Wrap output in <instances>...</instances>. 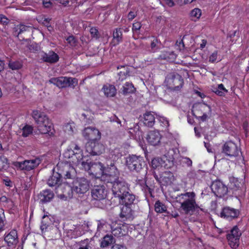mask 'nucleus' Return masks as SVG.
Masks as SVG:
<instances>
[{"label":"nucleus","instance_id":"24","mask_svg":"<svg viewBox=\"0 0 249 249\" xmlns=\"http://www.w3.org/2000/svg\"><path fill=\"white\" fill-rule=\"evenodd\" d=\"M53 192L49 189L42 191L38 195V198L40 203L42 204L50 202L54 197Z\"/></svg>","mask_w":249,"mask_h":249},{"label":"nucleus","instance_id":"34","mask_svg":"<svg viewBox=\"0 0 249 249\" xmlns=\"http://www.w3.org/2000/svg\"><path fill=\"white\" fill-rule=\"evenodd\" d=\"M115 242L114 238L111 235L107 234L102 239L100 244L102 248H106Z\"/></svg>","mask_w":249,"mask_h":249},{"label":"nucleus","instance_id":"57","mask_svg":"<svg viewBox=\"0 0 249 249\" xmlns=\"http://www.w3.org/2000/svg\"><path fill=\"white\" fill-rule=\"evenodd\" d=\"M217 58V51H215L209 57V62L213 63L215 62Z\"/></svg>","mask_w":249,"mask_h":249},{"label":"nucleus","instance_id":"5","mask_svg":"<svg viewBox=\"0 0 249 249\" xmlns=\"http://www.w3.org/2000/svg\"><path fill=\"white\" fill-rule=\"evenodd\" d=\"M65 158L70 159V162L73 164L79 165L83 160V151L81 147L76 143L71 142L69 148L64 152Z\"/></svg>","mask_w":249,"mask_h":249},{"label":"nucleus","instance_id":"59","mask_svg":"<svg viewBox=\"0 0 249 249\" xmlns=\"http://www.w3.org/2000/svg\"><path fill=\"white\" fill-rule=\"evenodd\" d=\"M82 115L84 117L83 119V122L85 123L86 124H90L92 123L93 117H89V118H87V116L85 113H83Z\"/></svg>","mask_w":249,"mask_h":249},{"label":"nucleus","instance_id":"53","mask_svg":"<svg viewBox=\"0 0 249 249\" xmlns=\"http://www.w3.org/2000/svg\"><path fill=\"white\" fill-rule=\"evenodd\" d=\"M81 164L82 167H83V168L85 169V170H87V171H89V172H90V170H91V164L92 163L89 162H87V161H84L83 160L81 161V162H80V164Z\"/></svg>","mask_w":249,"mask_h":249},{"label":"nucleus","instance_id":"47","mask_svg":"<svg viewBox=\"0 0 249 249\" xmlns=\"http://www.w3.org/2000/svg\"><path fill=\"white\" fill-rule=\"evenodd\" d=\"M5 215L4 210L2 209H0V232L4 230L5 226Z\"/></svg>","mask_w":249,"mask_h":249},{"label":"nucleus","instance_id":"51","mask_svg":"<svg viewBox=\"0 0 249 249\" xmlns=\"http://www.w3.org/2000/svg\"><path fill=\"white\" fill-rule=\"evenodd\" d=\"M181 163L183 165H185L187 167H191L192 165V160L188 157H182L180 160Z\"/></svg>","mask_w":249,"mask_h":249},{"label":"nucleus","instance_id":"64","mask_svg":"<svg viewBox=\"0 0 249 249\" xmlns=\"http://www.w3.org/2000/svg\"><path fill=\"white\" fill-rule=\"evenodd\" d=\"M111 249H126V248L124 245L115 244L112 246Z\"/></svg>","mask_w":249,"mask_h":249},{"label":"nucleus","instance_id":"14","mask_svg":"<svg viewBox=\"0 0 249 249\" xmlns=\"http://www.w3.org/2000/svg\"><path fill=\"white\" fill-rule=\"evenodd\" d=\"M174 158L172 156L167 159L166 155L163 158L157 157L154 158L151 161V166L154 169L164 167L169 168L174 165Z\"/></svg>","mask_w":249,"mask_h":249},{"label":"nucleus","instance_id":"39","mask_svg":"<svg viewBox=\"0 0 249 249\" xmlns=\"http://www.w3.org/2000/svg\"><path fill=\"white\" fill-rule=\"evenodd\" d=\"M42 224L40 229L42 231L46 230L47 228L52 224V221L48 215H44L42 217Z\"/></svg>","mask_w":249,"mask_h":249},{"label":"nucleus","instance_id":"26","mask_svg":"<svg viewBox=\"0 0 249 249\" xmlns=\"http://www.w3.org/2000/svg\"><path fill=\"white\" fill-rule=\"evenodd\" d=\"M33 27L30 25L24 24H19L16 25L13 30V34L14 36L18 37L19 35L25 33L32 31Z\"/></svg>","mask_w":249,"mask_h":249},{"label":"nucleus","instance_id":"45","mask_svg":"<svg viewBox=\"0 0 249 249\" xmlns=\"http://www.w3.org/2000/svg\"><path fill=\"white\" fill-rule=\"evenodd\" d=\"M110 155L111 158L113 159V160H116L120 158L122 155L120 149L115 148L110 152Z\"/></svg>","mask_w":249,"mask_h":249},{"label":"nucleus","instance_id":"20","mask_svg":"<svg viewBox=\"0 0 249 249\" xmlns=\"http://www.w3.org/2000/svg\"><path fill=\"white\" fill-rule=\"evenodd\" d=\"M107 196V190L103 185H95L91 190L92 197L97 200L105 199Z\"/></svg>","mask_w":249,"mask_h":249},{"label":"nucleus","instance_id":"10","mask_svg":"<svg viewBox=\"0 0 249 249\" xmlns=\"http://www.w3.org/2000/svg\"><path fill=\"white\" fill-rule=\"evenodd\" d=\"M49 82L59 88H64L74 86V84L77 83V80L75 78L62 76L52 78L50 79Z\"/></svg>","mask_w":249,"mask_h":249},{"label":"nucleus","instance_id":"40","mask_svg":"<svg viewBox=\"0 0 249 249\" xmlns=\"http://www.w3.org/2000/svg\"><path fill=\"white\" fill-rule=\"evenodd\" d=\"M213 91L217 95L222 96L228 92V90L224 88L222 84H220L218 85L217 88L213 89Z\"/></svg>","mask_w":249,"mask_h":249},{"label":"nucleus","instance_id":"52","mask_svg":"<svg viewBox=\"0 0 249 249\" xmlns=\"http://www.w3.org/2000/svg\"><path fill=\"white\" fill-rule=\"evenodd\" d=\"M142 27L141 23L139 22H136L133 24L132 31L134 34H139V31Z\"/></svg>","mask_w":249,"mask_h":249},{"label":"nucleus","instance_id":"6","mask_svg":"<svg viewBox=\"0 0 249 249\" xmlns=\"http://www.w3.org/2000/svg\"><path fill=\"white\" fill-rule=\"evenodd\" d=\"M119 176L120 173L117 167L113 163H111L110 165H107L106 166L104 174L102 177V179L106 183H110L112 185L122 179L120 178Z\"/></svg>","mask_w":249,"mask_h":249},{"label":"nucleus","instance_id":"30","mask_svg":"<svg viewBox=\"0 0 249 249\" xmlns=\"http://www.w3.org/2000/svg\"><path fill=\"white\" fill-rule=\"evenodd\" d=\"M118 69H120L121 71L118 73L119 80L123 81L126 79L127 76H130L131 69L132 67L128 66H119L117 67Z\"/></svg>","mask_w":249,"mask_h":249},{"label":"nucleus","instance_id":"17","mask_svg":"<svg viewBox=\"0 0 249 249\" xmlns=\"http://www.w3.org/2000/svg\"><path fill=\"white\" fill-rule=\"evenodd\" d=\"M86 148V151L92 156L100 155L105 151L104 146L95 141L89 142Z\"/></svg>","mask_w":249,"mask_h":249},{"label":"nucleus","instance_id":"54","mask_svg":"<svg viewBox=\"0 0 249 249\" xmlns=\"http://www.w3.org/2000/svg\"><path fill=\"white\" fill-rule=\"evenodd\" d=\"M68 43L71 46H75L76 45L77 41L73 36H70L66 39Z\"/></svg>","mask_w":249,"mask_h":249},{"label":"nucleus","instance_id":"48","mask_svg":"<svg viewBox=\"0 0 249 249\" xmlns=\"http://www.w3.org/2000/svg\"><path fill=\"white\" fill-rule=\"evenodd\" d=\"M74 124H67L64 126V131L69 134H71L74 131Z\"/></svg>","mask_w":249,"mask_h":249},{"label":"nucleus","instance_id":"22","mask_svg":"<svg viewBox=\"0 0 249 249\" xmlns=\"http://www.w3.org/2000/svg\"><path fill=\"white\" fill-rule=\"evenodd\" d=\"M239 211L237 209L226 207L222 209L220 216L222 218L231 220L237 218L239 215Z\"/></svg>","mask_w":249,"mask_h":249},{"label":"nucleus","instance_id":"58","mask_svg":"<svg viewBox=\"0 0 249 249\" xmlns=\"http://www.w3.org/2000/svg\"><path fill=\"white\" fill-rule=\"evenodd\" d=\"M187 176L188 178H196L197 177V175L196 172L195 170H190L187 175Z\"/></svg>","mask_w":249,"mask_h":249},{"label":"nucleus","instance_id":"1","mask_svg":"<svg viewBox=\"0 0 249 249\" xmlns=\"http://www.w3.org/2000/svg\"><path fill=\"white\" fill-rule=\"evenodd\" d=\"M57 172H53L47 181L48 185L50 187L57 186L61 183V178L71 179L74 178L75 172L74 168L68 162H59L57 165Z\"/></svg>","mask_w":249,"mask_h":249},{"label":"nucleus","instance_id":"50","mask_svg":"<svg viewBox=\"0 0 249 249\" xmlns=\"http://www.w3.org/2000/svg\"><path fill=\"white\" fill-rule=\"evenodd\" d=\"M190 15L192 17L198 19L201 15V10L199 8H195L191 11Z\"/></svg>","mask_w":249,"mask_h":249},{"label":"nucleus","instance_id":"38","mask_svg":"<svg viewBox=\"0 0 249 249\" xmlns=\"http://www.w3.org/2000/svg\"><path fill=\"white\" fill-rule=\"evenodd\" d=\"M155 210L157 213H162L166 212L167 207L164 204L158 200L155 204Z\"/></svg>","mask_w":249,"mask_h":249},{"label":"nucleus","instance_id":"23","mask_svg":"<svg viewBox=\"0 0 249 249\" xmlns=\"http://www.w3.org/2000/svg\"><path fill=\"white\" fill-rule=\"evenodd\" d=\"M38 56L40 60L46 63H55L59 60L58 55L53 51H50L48 53L40 52Z\"/></svg>","mask_w":249,"mask_h":249},{"label":"nucleus","instance_id":"46","mask_svg":"<svg viewBox=\"0 0 249 249\" xmlns=\"http://www.w3.org/2000/svg\"><path fill=\"white\" fill-rule=\"evenodd\" d=\"M8 167V160L4 156L0 157V170H6Z\"/></svg>","mask_w":249,"mask_h":249},{"label":"nucleus","instance_id":"19","mask_svg":"<svg viewBox=\"0 0 249 249\" xmlns=\"http://www.w3.org/2000/svg\"><path fill=\"white\" fill-rule=\"evenodd\" d=\"M82 135L86 139L91 142L96 141L101 138V133L94 127H86L82 131Z\"/></svg>","mask_w":249,"mask_h":249},{"label":"nucleus","instance_id":"11","mask_svg":"<svg viewBox=\"0 0 249 249\" xmlns=\"http://www.w3.org/2000/svg\"><path fill=\"white\" fill-rule=\"evenodd\" d=\"M89 189V181L85 178H78L73 182V190L76 194H84Z\"/></svg>","mask_w":249,"mask_h":249},{"label":"nucleus","instance_id":"4","mask_svg":"<svg viewBox=\"0 0 249 249\" xmlns=\"http://www.w3.org/2000/svg\"><path fill=\"white\" fill-rule=\"evenodd\" d=\"M32 116L37 124L38 130L42 134H47L51 130L52 124L47 115L38 110H34Z\"/></svg>","mask_w":249,"mask_h":249},{"label":"nucleus","instance_id":"7","mask_svg":"<svg viewBox=\"0 0 249 249\" xmlns=\"http://www.w3.org/2000/svg\"><path fill=\"white\" fill-rule=\"evenodd\" d=\"M183 79L177 73L171 72L166 76L164 84L168 89L174 91L179 90L183 85Z\"/></svg>","mask_w":249,"mask_h":249},{"label":"nucleus","instance_id":"2","mask_svg":"<svg viewBox=\"0 0 249 249\" xmlns=\"http://www.w3.org/2000/svg\"><path fill=\"white\" fill-rule=\"evenodd\" d=\"M196 194L194 192H186L181 194L176 197V201L180 204V209L186 214L192 215L195 212L198 213L199 210L204 211L196 204Z\"/></svg>","mask_w":249,"mask_h":249},{"label":"nucleus","instance_id":"12","mask_svg":"<svg viewBox=\"0 0 249 249\" xmlns=\"http://www.w3.org/2000/svg\"><path fill=\"white\" fill-rule=\"evenodd\" d=\"M112 192L115 197L120 198L130 191L128 184L123 179H120L111 186Z\"/></svg>","mask_w":249,"mask_h":249},{"label":"nucleus","instance_id":"60","mask_svg":"<svg viewBox=\"0 0 249 249\" xmlns=\"http://www.w3.org/2000/svg\"><path fill=\"white\" fill-rule=\"evenodd\" d=\"M159 121L162 124V125L165 127H168L169 125V121L166 118L160 117Z\"/></svg>","mask_w":249,"mask_h":249},{"label":"nucleus","instance_id":"43","mask_svg":"<svg viewBox=\"0 0 249 249\" xmlns=\"http://www.w3.org/2000/svg\"><path fill=\"white\" fill-rule=\"evenodd\" d=\"M22 130V135L24 137H26L32 133L33 128L31 125H26L23 127Z\"/></svg>","mask_w":249,"mask_h":249},{"label":"nucleus","instance_id":"9","mask_svg":"<svg viewBox=\"0 0 249 249\" xmlns=\"http://www.w3.org/2000/svg\"><path fill=\"white\" fill-rule=\"evenodd\" d=\"M228 189L229 193L231 192L232 195L236 197L243 196L245 192L243 183L239 181L238 178L234 177L230 178Z\"/></svg>","mask_w":249,"mask_h":249},{"label":"nucleus","instance_id":"28","mask_svg":"<svg viewBox=\"0 0 249 249\" xmlns=\"http://www.w3.org/2000/svg\"><path fill=\"white\" fill-rule=\"evenodd\" d=\"M123 196H121L119 198V202L122 205H127V206H132L135 200V196L130 191H128L127 193H125Z\"/></svg>","mask_w":249,"mask_h":249},{"label":"nucleus","instance_id":"62","mask_svg":"<svg viewBox=\"0 0 249 249\" xmlns=\"http://www.w3.org/2000/svg\"><path fill=\"white\" fill-rule=\"evenodd\" d=\"M169 52H163L161 55H160V57L162 59L169 61Z\"/></svg>","mask_w":249,"mask_h":249},{"label":"nucleus","instance_id":"35","mask_svg":"<svg viewBox=\"0 0 249 249\" xmlns=\"http://www.w3.org/2000/svg\"><path fill=\"white\" fill-rule=\"evenodd\" d=\"M173 176L170 172H165L160 177L161 179V183L164 185H167L170 184L172 182L171 178Z\"/></svg>","mask_w":249,"mask_h":249},{"label":"nucleus","instance_id":"31","mask_svg":"<svg viewBox=\"0 0 249 249\" xmlns=\"http://www.w3.org/2000/svg\"><path fill=\"white\" fill-rule=\"evenodd\" d=\"M155 118L151 112H146L143 114V122L144 124L148 127H152L155 124Z\"/></svg>","mask_w":249,"mask_h":249},{"label":"nucleus","instance_id":"8","mask_svg":"<svg viewBox=\"0 0 249 249\" xmlns=\"http://www.w3.org/2000/svg\"><path fill=\"white\" fill-rule=\"evenodd\" d=\"M41 163L38 158L31 160H26L22 161H14L12 165L17 170L30 171L36 168Z\"/></svg>","mask_w":249,"mask_h":249},{"label":"nucleus","instance_id":"56","mask_svg":"<svg viewBox=\"0 0 249 249\" xmlns=\"http://www.w3.org/2000/svg\"><path fill=\"white\" fill-rule=\"evenodd\" d=\"M10 20L5 16L0 14V24L6 25L9 23Z\"/></svg>","mask_w":249,"mask_h":249},{"label":"nucleus","instance_id":"29","mask_svg":"<svg viewBox=\"0 0 249 249\" xmlns=\"http://www.w3.org/2000/svg\"><path fill=\"white\" fill-rule=\"evenodd\" d=\"M4 240L8 246L16 245L18 242L17 231L15 230L11 231L8 234L5 236Z\"/></svg>","mask_w":249,"mask_h":249},{"label":"nucleus","instance_id":"3","mask_svg":"<svg viewBox=\"0 0 249 249\" xmlns=\"http://www.w3.org/2000/svg\"><path fill=\"white\" fill-rule=\"evenodd\" d=\"M125 164L132 172L139 173L143 177L147 174V167L142 157L135 155H129L126 158Z\"/></svg>","mask_w":249,"mask_h":249},{"label":"nucleus","instance_id":"36","mask_svg":"<svg viewBox=\"0 0 249 249\" xmlns=\"http://www.w3.org/2000/svg\"><path fill=\"white\" fill-rule=\"evenodd\" d=\"M103 89L105 94L107 97H113L116 93V88L113 85L105 86Z\"/></svg>","mask_w":249,"mask_h":249},{"label":"nucleus","instance_id":"63","mask_svg":"<svg viewBox=\"0 0 249 249\" xmlns=\"http://www.w3.org/2000/svg\"><path fill=\"white\" fill-rule=\"evenodd\" d=\"M38 47L36 44H32L30 45L29 47V50H30V51L34 53L38 51Z\"/></svg>","mask_w":249,"mask_h":249},{"label":"nucleus","instance_id":"49","mask_svg":"<svg viewBox=\"0 0 249 249\" xmlns=\"http://www.w3.org/2000/svg\"><path fill=\"white\" fill-rule=\"evenodd\" d=\"M90 34L92 37L98 39L100 37V33L96 27H91L89 30Z\"/></svg>","mask_w":249,"mask_h":249},{"label":"nucleus","instance_id":"32","mask_svg":"<svg viewBox=\"0 0 249 249\" xmlns=\"http://www.w3.org/2000/svg\"><path fill=\"white\" fill-rule=\"evenodd\" d=\"M123 41V33L121 28H116L113 33L112 43L114 46L118 45Z\"/></svg>","mask_w":249,"mask_h":249},{"label":"nucleus","instance_id":"61","mask_svg":"<svg viewBox=\"0 0 249 249\" xmlns=\"http://www.w3.org/2000/svg\"><path fill=\"white\" fill-rule=\"evenodd\" d=\"M52 0H43V5L45 8H50L52 5Z\"/></svg>","mask_w":249,"mask_h":249},{"label":"nucleus","instance_id":"42","mask_svg":"<svg viewBox=\"0 0 249 249\" xmlns=\"http://www.w3.org/2000/svg\"><path fill=\"white\" fill-rule=\"evenodd\" d=\"M79 246L80 247L78 249H94L91 247V244L90 243L88 239L81 241L79 243Z\"/></svg>","mask_w":249,"mask_h":249},{"label":"nucleus","instance_id":"33","mask_svg":"<svg viewBox=\"0 0 249 249\" xmlns=\"http://www.w3.org/2000/svg\"><path fill=\"white\" fill-rule=\"evenodd\" d=\"M132 206H127V205H123L121 208V212L120 214L121 218H129L132 215Z\"/></svg>","mask_w":249,"mask_h":249},{"label":"nucleus","instance_id":"44","mask_svg":"<svg viewBox=\"0 0 249 249\" xmlns=\"http://www.w3.org/2000/svg\"><path fill=\"white\" fill-rule=\"evenodd\" d=\"M142 190L145 194L146 197L147 198L148 196L150 197H153V190L148 187L145 183L142 186Z\"/></svg>","mask_w":249,"mask_h":249},{"label":"nucleus","instance_id":"25","mask_svg":"<svg viewBox=\"0 0 249 249\" xmlns=\"http://www.w3.org/2000/svg\"><path fill=\"white\" fill-rule=\"evenodd\" d=\"M127 232V226L125 224L113 225L111 227V233L115 236L120 237L125 235Z\"/></svg>","mask_w":249,"mask_h":249},{"label":"nucleus","instance_id":"37","mask_svg":"<svg viewBox=\"0 0 249 249\" xmlns=\"http://www.w3.org/2000/svg\"><path fill=\"white\" fill-rule=\"evenodd\" d=\"M136 89L133 85L129 82L125 83L122 88V92L124 95L132 93Z\"/></svg>","mask_w":249,"mask_h":249},{"label":"nucleus","instance_id":"18","mask_svg":"<svg viewBox=\"0 0 249 249\" xmlns=\"http://www.w3.org/2000/svg\"><path fill=\"white\" fill-rule=\"evenodd\" d=\"M211 189L217 197H222L229 193L228 188L220 181H215L211 185Z\"/></svg>","mask_w":249,"mask_h":249},{"label":"nucleus","instance_id":"55","mask_svg":"<svg viewBox=\"0 0 249 249\" xmlns=\"http://www.w3.org/2000/svg\"><path fill=\"white\" fill-rule=\"evenodd\" d=\"M51 20V18H42L41 19V22L42 24H43L44 26L47 27L48 30H50L49 28H52V27L50 24V21Z\"/></svg>","mask_w":249,"mask_h":249},{"label":"nucleus","instance_id":"27","mask_svg":"<svg viewBox=\"0 0 249 249\" xmlns=\"http://www.w3.org/2000/svg\"><path fill=\"white\" fill-rule=\"evenodd\" d=\"M90 173L95 176H101V177L104 175L105 171L106 166L100 162L92 163L91 166Z\"/></svg>","mask_w":249,"mask_h":249},{"label":"nucleus","instance_id":"13","mask_svg":"<svg viewBox=\"0 0 249 249\" xmlns=\"http://www.w3.org/2000/svg\"><path fill=\"white\" fill-rule=\"evenodd\" d=\"M242 232L237 226H234L227 235V238L230 247L232 249H236L239 245L240 237Z\"/></svg>","mask_w":249,"mask_h":249},{"label":"nucleus","instance_id":"16","mask_svg":"<svg viewBox=\"0 0 249 249\" xmlns=\"http://www.w3.org/2000/svg\"><path fill=\"white\" fill-rule=\"evenodd\" d=\"M222 152L225 156L232 158L238 156L240 150L235 142L229 141L226 142L222 146Z\"/></svg>","mask_w":249,"mask_h":249},{"label":"nucleus","instance_id":"41","mask_svg":"<svg viewBox=\"0 0 249 249\" xmlns=\"http://www.w3.org/2000/svg\"><path fill=\"white\" fill-rule=\"evenodd\" d=\"M8 66L12 70H18L22 67V63L19 61L10 60Z\"/></svg>","mask_w":249,"mask_h":249},{"label":"nucleus","instance_id":"15","mask_svg":"<svg viewBox=\"0 0 249 249\" xmlns=\"http://www.w3.org/2000/svg\"><path fill=\"white\" fill-rule=\"evenodd\" d=\"M56 193L61 198H69L73 197V194L75 193L73 190V186L71 187L69 184L66 182L60 183L56 187Z\"/></svg>","mask_w":249,"mask_h":249},{"label":"nucleus","instance_id":"21","mask_svg":"<svg viewBox=\"0 0 249 249\" xmlns=\"http://www.w3.org/2000/svg\"><path fill=\"white\" fill-rule=\"evenodd\" d=\"M146 138L150 144L157 146L160 143L162 135L158 130H151L148 132Z\"/></svg>","mask_w":249,"mask_h":249}]
</instances>
